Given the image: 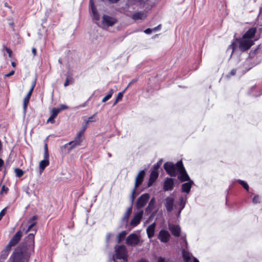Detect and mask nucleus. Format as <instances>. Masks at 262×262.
<instances>
[{
    "label": "nucleus",
    "instance_id": "1",
    "mask_svg": "<svg viewBox=\"0 0 262 262\" xmlns=\"http://www.w3.org/2000/svg\"><path fill=\"white\" fill-rule=\"evenodd\" d=\"M256 32V28H250L243 35L241 38L234 39L228 49H232V53L237 49L242 52L248 50L254 44V41L257 39L255 38Z\"/></svg>",
    "mask_w": 262,
    "mask_h": 262
},
{
    "label": "nucleus",
    "instance_id": "2",
    "mask_svg": "<svg viewBox=\"0 0 262 262\" xmlns=\"http://www.w3.org/2000/svg\"><path fill=\"white\" fill-rule=\"evenodd\" d=\"M37 219V215H35L27 221V226L25 227L24 223H23L20 227V229L25 234L30 232L24 239L25 244V247L27 248V250L31 251H34V236L37 231L36 226L37 222L36 220Z\"/></svg>",
    "mask_w": 262,
    "mask_h": 262
},
{
    "label": "nucleus",
    "instance_id": "3",
    "mask_svg": "<svg viewBox=\"0 0 262 262\" xmlns=\"http://www.w3.org/2000/svg\"><path fill=\"white\" fill-rule=\"evenodd\" d=\"M27 248H17L13 252L8 262H28L31 252Z\"/></svg>",
    "mask_w": 262,
    "mask_h": 262
},
{
    "label": "nucleus",
    "instance_id": "4",
    "mask_svg": "<svg viewBox=\"0 0 262 262\" xmlns=\"http://www.w3.org/2000/svg\"><path fill=\"white\" fill-rule=\"evenodd\" d=\"M183 166V164L182 161H178L175 164L172 162H167L163 165L166 172L171 177H176Z\"/></svg>",
    "mask_w": 262,
    "mask_h": 262
},
{
    "label": "nucleus",
    "instance_id": "5",
    "mask_svg": "<svg viewBox=\"0 0 262 262\" xmlns=\"http://www.w3.org/2000/svg\"><path fill=\"white\" fill-rule=\"evenodd\" d=\"M115 249L116 258L122 259L124 261H127L128 255L125 246L124 245H116Z\"/></svg>",
    "mask_w": 262,
    "mask_h": 262
},
{
    "label": "nucleus",
    "instance_id": "6",
    "mask_svg": "<svg viewBox=\"0 0 262 262\" xmlns=\"http://www.w3.org/2000/svg\"><path fill=\"white\" fill-rule=\"evenodd\" d=\"M149 199V194L144 193L142 194L137 200L136 203L137 208L140 209L143 208L146 204Z\"/></svg>",
    "mask_w": 262,
    "mask_h": 262
},
{
    "label": "nucleus",
    "instance_id": "7",
    "mask_svg": "<svg viewBox=\"0 0 262 262\" xmlns=\"http://www.w3.org/2000/svg\"><path fill=\"white\" fill-rule=\"evenodd\" d=\"M139 238L138 236L135 233L130 234L126 239L127 245L131 246H135L138 244Z\"/></svg>",
    "mask_w": 262,
    "mask_h": 262
},
{
    "label": "nucleus",
    "instance_id": "8",
    "mask_svg": "<svg viewBox=\"0 0 262 262\" xmlns=\"http://www.w3.org/2000/svg\"><path fill=\"white\" fill-rule=\"evenodd\" d=\"M170 237V233L168 232V231L164 229L161 230L159 232L158 236V239H160L161 242L164 243H167L169 241Z\"/></svg>",
    "mask_w": 262,
    "mask_h": 262
},
{
    "label": "nucleus",
    "instance_id": "9",
    "mask_svg": "<svg viewBox=\"0 0 262 262\" xmlns=\"http://www.w3.org/2000/svg\"><path fill=\"white\" fill-rule=\"evenodd\" d=\"M143 215V211L141 210L134 215L133 219L130 222V226L136 227L140 224Z\"/></svg>",
    "mask_w": 262,
    "mask_h": 262
},
{
    "label": "nucleus",
    "instance_id": "10",
    "mask_svg": "<svg viewBox=\"0 0 262 262\" xmlns=\"http://www.w3.org/2000/svg\"><path fill=\"white\" fill-rule=\"evenodd\" d=\"M22 235L23 231L20 229V230L18 231L11 239L8 245L11 247L15 246L20 240Z\"/></svg>",
    "mask_w": 262,
    "mask_h": 262
},
{
    "label": "nucleus",
    "instance_id": "11",
    "mask_svg": "<svg viewBox=\"0 0 262 262\" xmlns=\"http://www.w3.org/2000/svg\"><path fill=\"white\" fill-rule=\"evenodd\" d=\"M117 23V19L115 18L110 17L106 15H104L103 16L102 23L103 25L107 27L112 26Z\"/></svg>",
    "mask_w": 262,
    "mask_h": 262
},
{
    "label": "nucleus",
    "instance_id": "12",
    "mask_svg": "<svg viewBox=\"0 0 262 262\" xmlns=\"http://www.w3.org/2000/svg\"><path fill=\"white\" fill-rule=\"evenodd\" d=\"M147 12L145 11H143L137 12L134 13L132 15L131 18L133 19H134V20H137L138 19L144 20L147 17Z\"/></svg>",
    "mask_w": 262,
    "mask_h": 262
},
{
    "label": "nucleus",
    "instance_id": "13",
    "mask_svg": "<svg viewBox=\"0 0 262 262\" xmlns=\"http://www.w3.org/2000/svg\"><path fill=\"white\" fill-rule=\"evenodd\" d=\"M174 186V179L172 178H167L164 183L163 189L165 191L172 190Z\"/></svg>",
    "mask_w": 262,
    "mask_h": 262
},
{
    "label": "nucleus",
    "instance_id": "14",
    "mask_svg": "<svg viewBox=\"0 0 262 262\" xmlns=\"http://www.w3.org/2000/svg\"><path fill=\"white\" fill-rule=\"evenodd\" d=\"M168 228L173 236L179 237L180 235L181 228L179 225L169 224Z\"/></svg>",
    "mask_w": 262,
    "mask_h": 262
},
{
    "label": "nucleus",
    "instance_id": "15",
    "mask_svg": "<svg viewBox=\"0 0 262 262\" xmlns=\"http://www.w3.org/2000/svg\"><path fill=\"white\" fill-rule=\"evenodd\" d=\"M179 175L178 176V179L181 181V182H184V181H189L190 178L188 176V174L186 172V171L184 167V166L182 167V169L180 170L179 172Z\"/></svg>",
    "mask_w": 262,
    "mask_h": 262
},
{
    "label": "nucleus",
    "instance_id": "16",
    "mask_svg": "<svg viewBox=\"0 0 262 262\" xmlns=\"http://www.w3.org/2000/svg\"><path fill=\"white\" fill-rule=\"evenodd\" d=\"M174 199L171 197H167L165 200V206L167 212H170L173 209Z\"/></svg>",
    "mask_w": 262,
    "mask_h": 262
},
{
    "label": "nucleus",
    "instance_id": "17",
    "mask_svg": "<svg viewBox=\"0 0 262 262\" xmlns=\"http://www.w3.org/2000/svg\"><path fill=\"white\" fill-rule=\"evenodd\" d=\"M144 175V170H141L139 172V173H138L136 178V181L135 184V189H137L139 185L142 183Z\"/></svg>",
    "mask_w": 262,
    "mask_h": 262
},
{
    "label": "nucleus",
    "instance_id": "18",
    "mask_svg": "<svg viewBox=\"0 0 262 262\" xmlns=\"http://www.w3.org/2000/svg\"><path fill=\"white\" fill-rule=\"evenodd\" d=\"M82 137L79 136L77 134L76 136L73 141H72L69 143V144L71 145L72 148H74L77 146H79L81 144L82 142Z\"/></svg>",
    "mask_w": 262,
    "mask_h": 262
},
{
    "label": "nucleus",
    "instance_id": "19",
    "mask_svg": "<svg viewBox=\"0 0 262 262\" xmlns=\"http://www.w3.org/2000/svg\"><path fill=\"white\" fill-rule=\"evenodd\" d=\"M156 226V223L154 222L150 225L146 229L147 234L149 238H152L154 236Z\"/></svg>",
    "mask_w": 262,
    "mask_h": 262
},
{
    "label": "nucleus",
    "instance_id": "20",
    "mask_svg": "<svg viewBox=\"0 0 262 262\" xmlns=\"http://www.w3.org/2000/svg\"><path fill=\"white\" fill-rule=\"evenodd\" d=\"M156 207V200L154 198H152L150 201L148 206L145 209L147 213H151Z\"/></svg>",
    "mask_w": 262,
    "mask_h": 262
},
{
    "label": "nucleus",
    "instance_id": "21",
    "mask_svg": "<svg viewBox=\"0 0 262 262\" xmlns=\"http://www.w3.org/2000/svg\"><path fill=\"white\" fill-rule=\"evenodd\" d=\"M59 114V111L56 108H53L52 110L51 115L47 120L48 123H51L52 124L54 123V119L57 117Z\"/></svg>",
    "mask_w": 262,
    "mask_h": 262
},
{
    "label": "nucleus",
    "instance_id": "22",
    "mask_svg": "<svg viewBox=\"0 0 262 262\" xmlns=\"http://www.w3.org/2000/svg\"><path fill=\"white\" fill-rule=\"evenodd\" d=\"M188 182L185 183L182 185V191L186 193H188L191 189L192 184L193 183L191 180L188 181Z\"/></svg>",
    "mask_w": 262,
    "mask_h": 262
},
{
    "label": "nucleus",
    "instance_id": "23",
    "mask_svg": "<svg viewBox=\"0 0 262 262\" xmlns=\"http://www.w3.org/2000/svg\"><path fill=\"white\" fill-rule=\"evenodd\" d=\"M90 6L91 10L92 11L93 15L96 20H99L100 18L99 14H98L97 9L94 5V4L92 0H90Z\"/></svg>",
    "mask_w": 262,
    "mask_h": 262
},
{
    "label": "nucleus",
    "instance_id": "24",
    "mask_svg": "<svg viewBox=\"0 0 262 262\" xmlns=\"http://www.w3.org/2000/svg\"><path fill=\"white\" fill-rule=\"evenodd\" d=\"M49 165V160L46 159V160H41L39 162V170H40V172H42L44 170V169H45V168L47 166H48Z\"/></svg>",
    "mask_w": 262,
    "mask_h": 262
},
{
    "label": "nucleus",
    "instance_id": "25",
    "mask_svg": "<svg viewBox=\"0 0 262 262\" xmlns=\"http://www.w3.org/2000/svg\"><path fill=\"white\" fill-rule=\"evenodd\" d=\"M12 247L9 245H7L6 248L1 252V257L6 258L11 251Z\"/></svg>",
    "mask_w": 262,
    "mask_h": 262
},
{
    "label": "nucleus",
    "instance_id": "26",
    "mask_svg": "<svg viewBox=\"0 0 262 262\" xmlns=\"http://www.w3.org/2000/svg\"><path fill=\"white\" fill-rule=\"evenodd\" d=\"M132 207L130 206L129 208H127L126 211L124 213L123 217H122V221L124 222H127L128 218L132 213Z\"/></svg>",
    "mask_w": 262,
    "mask_h": 262
},
{
    "label": "nucleus",
    "instance_id": "27",
    "mask_svg": "<svg viewBox=\"0 0 262 262\" xmlns=\"http://www.w3.org/2000/svg\"><path fill=\"white\" fill-rule=\"evenodd\" d=\"M182 255L185 262H189L190 260L191 255L189 252L183 250Z\"/></svg>",
    "mask_w": 262,
    "mask_h": 262
},
{
    "label": "nucleus",
    "instance_id": "28",
    "mask_svg": "<svg viewBox=\"0 0 262 262\" xmlns=\"http://www.w3.org/2000/svg\"><path fill=\"white\" fill-rule=\"evenodd\" d=\"M159 176L158 172L154 170L151 171L150 174L149 179L151 181L155 182L156 180L158 178Z\"/></svg>",
    "mask_w": 262,
    "mask_h": 262
},
{
    "label": "nucleus",
    "instance_id": "29",
    "mask_svg": "<svg viewBox=\"0 0 262 262\" xmlns=\"http://www.w3.org/2000/svg\"><path fill=\"white\" fill-rule=\"evenodd\" d=\"M127 234V232L125 231H123L119 233L117 236L118 243H120L123 240Z\"/></svg>",
    "mask_w": 262,
    "mask_h": 262
},
{
    "label": "nucleus",
    "instance_id": "30",
    "mask_svg": "<svg viewBox=\"0 0 262 262\" xmlns=\"http://www.w3.org/2000/svg\"><path fill=\"white\" fill-rule=\"evenodd\" d=\"M36 79H35L33 81V82L32 83L31 87L29 92L28 93L27 95H26V97H28V98H30V97L32 95V94L33 93V91L34 90V89L36 85Z\"/></svg>",
    "mask_w": 262,
    "mask_h": 262
},
{
    "label": "nucleus",
    "instance_id": "31",
    "mask_svg": "<svg viewBox=\"0 0 262 262\" xmlns=\"http://www.w3.org/2000/svg\"><path fill=\"white\" fill-rule=\"evenodd\" d=\"M113 93L114 90L113 89H111L109 91L108 94L102 99V102H105L107 101L108 100H109L111 98Z\"/></svg>",
    "mask_w": 262,
    "mask_h": 262
},
{
    "label": "nucleus",
    "instance_id": "32",
    "mask_svg": "<svg viewBox=\"0 0 262 262\" xmlns=\"http://www.w3.org/2000/svg\"><path fill=\"white\" fill-rule=\"evenodd\" d=\"M74 79L72 77L68 76L66 78V80L64 83V86L65 87H67L70 84H72L74 83Z\"/></svg>",
    "mask_w": 262,
    "mask_h": 262
},
{
    "label": "nucleus",
    "instance_id": "33",
    "mask_svg": "<svg viewBox=\"0 0 262 262\" xmlns=\"http://www.w3.org/2000/svg\"><path fill=\"white\" fill-rule=\"evenodd\" d=\"M30 99L29 98H28V97H25L24 99V101H23V108H24V111L25 112H26V109H27V106L29 104V100H30Z\"/></svg>",
    "mask_w": 262,
    "mask_h": 262
},
{
    "label": "nucleus",
    "instance_id": "34",
    "mask_svg": "<svg viewBox=\"0 0 262 262\" xmlns=\"http://www.w3.org/2000/svg\"><path fill=\"white\" fill-rule=\"evenodd\" d=\"M180 208L179 211L178 212V216L180 215L181 211L183 210V209L185 207V202L184 201V199L182 197H181L180 199Z\"/></svg>",
    "mask_w": 262,
    "mask_h": 262
},
{
    "label": "nucleus",
    "instance_id": "35",
    "mask_svg": "<svg viewBox=\"0 0 262 262\" xmlns=\"http://www.w3.org/2000/svg\"><path fill=\"white\" fill-rule=\"evenodd\" d=\"M15 172L16 176L18 178H20L21 176H23L24 173L23 170L18 168L15 169Z\"/></svg>",
    "mask_w": 262,
    "mask_h": 262
},
{
    "label": "nucleus",
    "instance_id": "36",
    "mask_svg": "<svg viewBox=\"0 0 262 262\" xmlns=\"http://www.w3.org/2000/svg\"><path fill=\"white\" fill-rule=\"evenodd\" d=\"M238 183L241 184L243 187L246 190H249V186L248 185V184L245 182V181H242V180H238Z\"/></svg>",
    "mask_w": 262,
    "mask_h": 262
},
{
    "label": "nucleus",
    "instance_id": "37",
    "mask_svg": "<svg viewBox=\"0 0 262 262\" xmlns=\"http://www.w3.org/2000/svg\"><path fill=\"white\" fill-rule=\"evenodd\" d=\"M126 90V89H125L123 92H119L118 94L117 97V98H116V102H115V104H116L118 101H119V100L122 99V98L123 97V93H124V92H125V91Z\"/></svg>",
    "mask_w": 262,
    "mask_h": 262
},
{
    "label": "nucleus",
    "instance_id": "38",
    "mask_svg": "<svg viewBox=\"0 0 262 262\" xmlns=\"http://www.w3.org/2000/svg\"><path fill=\"white\" fill-rule=\"evenodd\" d=\"M162 161H163L162 159H161L157 163V164H156L154 165V170H156L157 169H158L159 168V167L161 166V165L162 164Z\"/></svg>",
    "mask_w": 262,
    "mask_h": 262
},
{
    "label": "nucleus",
    "instance_id": "39",
    "mask_svg": "<svg viewBox=\"0 0 262 262\" xmlns=\"http://www.w3.org/2000/svg\"><path fill=\"white\" fill-rule=\"evenodd\" d=\"M4 48L6 51V52L8 53L9 56L10 57H11L12 54V51H11V50L9 48H8L6 46H4Z\"/></svg>",
    "mask_w": 262,
    "mask_h": 262
},
{
    "label": "nucleus",
    "instance_id": "40",
    "mask_svg": "<svg viewBox=\"0 0 262 262\" xmlns=\"http://www.w3.org/2000/svg\"><path fill=\"white\" fill-rule=\"evenodd\" d=\"M68 108V106H67L64 104H62L60 105L59 108H56L57 110L59 111V113L61 111L66 110Z\"/></svg>",
    "mask_w": 262,
    "mask_h": 262
},
{
    "label": "nucleus",
    "instance_id": "41",
    "mask_svg": "<svg viewBox=\"0 0 262 262\" xmlns=\"http://www.w3.org/2000/svg\"><path fill=\"white\" fill-rule=\"evenodd\" d=\"M95 115V114H94V115L88 118V119L85 122L86 123V124H89L90 122H92L95 121V120H94Z\"/></svg>",
    "mask_w": 262,
    "mask_h": 262
},
{
    "label": "nucleus",
    "instance_id": "42",
    "mask_svg": "<svg viewBox=\"0 0 262 262\" xmlns=\"http://www.w3.org/2000/svg\"><path fill=\"white\" fill-rule=\"evenodd\" d=\"M7 208L3 209L0 212V221L2 219L3 217L5 215L6 212Z\"/></svg>",
    "mask_w": 262,
    "mask_h": 262
},
{
    "label": "nucleus",
    "instance_id": "43",
    "mask_svg": "<svg viewBox=\"0 0 262 262\" xmlns=\"http://www.w3.org/2000/svg\"><path fill=\"white\" fill-rule=\"evenodd\" d=\"M136 190V189H135V187L134 188V190L132 191V195L130 197L131 201L133 203L135 199L136 196L135 195V191Z\"/></svg>",
    "mask_w": 262,
    "mask_h": 262
},
{
    "label": "nucleus",
    "instance_id": "44",
    "mask_svg": "<svg viewBox=\"0 0 262 262\" xmlns=\"http://www.w3.org/2000/svg\"><path fill=\"white\" fill-rule=\"evenodd\" d=\"M253 202L255 204L259 203V198L258 195H255L254 196L253 199Z\"/></svg>",
    "mask_w": 262,
    "mask_h": 262
},
{
    "label": "nucleus",
    "instance_id": "45",
    "mask_svg": "<svg viewBox=\"0 0 262 262\" xmlns=\"http://www.w3.org/2000/svg\"><path fill=\"white\" fill-rule=\"evenodd\" d=\"M47 140L48 139L47 138L45 140V145H44V151H48V144H47Z\"/></svg>",
    "mask_w": 262,
    "mask_h": 262
},
{
    "label": "nucleus",
    "instance_id": "46",
    "mask_svg": "<svg viewBox=\"0 0 262 262\" xmlns=\"http://www.w3.org/2000/svg\"><path fill=\"white\" fill-rule=\"evenodd\" d=\"M44 159L43 160H46V159H47V160H49V151H44Z\"/></svg>",
    "mask_w": 262,
    "mask_h": 262
},
{
    "label": "nucleus",
    "instance_id": "47",
    "mask_svg": "<svg viewBox=\"0 0 262 262\" xmlns=\"http://www.w3.org/2000/svg\"><path fill=\"white\" fill-rule=\"evenodd\" d=\"M153 31L152 29L148 28L144 30V32L146 34H150Z\"/></svg>",
    "mask_w": 262,
    "mask_h": 262
},
{
    "label": "nucleus",
    "instance_id": "48",
    "mask_svg": "<svg viewBox=\"0 0 262 262\" xmlns=\"http://www.w3.org/2000/svg\"><path fill=\"white\" fill-rule=\"evenodd\" d=\"M14 72H15L14 71L12 70L10 72H9V73L6 74L5 76L6 77H8L14 75Z\"/></svg>",
    "mask_w": 262,
    "mask_h": 262
},
{
    "label": "nucleus",
    "instance_id": "49",
    "mask_svg": "<svg viewBox=\"0 0 262 262\" xmlns=\"http://www.w3.org/2000/svg\"><path fill=\"white\" fill-rule=\"evenodd\" d=\"M84 132L85 131L81 128V130L77 133V135L82 137L84 135Z\"/></svg>",
    "mask_w": 262,
    "mask_h": 262
},
{
    "label": "nucleus",
    "instance_id": "50",
    "mask_svg": "<svg viewBox=\"0 0 262 262\" xmlns=\"http://www.w3.org/2000/svg\"><path fill=\"white\" fill-rule=\"evenodd\" d=\"M161 28V25H159L157 27H155L154 28H153L152 30H153V31H156L160 30Z\"/></svg>",
    "mask_w": 262,
    "mask_h": 262
},
{
    "label": "nucleus",
    "instance_id": "51",
    "mask_svg": "<svg viewBox=\"0 0 262 262\" xmlns=\"http://www.w3.org/2000/svg\"><path fill=\"white\" fill-rule=\"evenodd\" d=\"M32 53L33 54L34 56L36 55L37 51H36V48H33L32 49Z\"/></svg>",
    "mask_w": 262,
    "mask_h": 262
},
{
    "label": "nucleus",
    "instance_id": "52",
    "mask_svg": "<svg viewBox=\"0 0 262 262\" xmlns=\"http://www.w3.org/2000/svg\"><path fill=\"white\" fill-rule=\"evenodd\" d=\"M236 70L235 69H233L232 70H231V71L230 72V75L231 76H234L235 73H236Z\"/></svg>",
    "mask_w": 262,
    "mask_h": 262
},
{
    "label": "nucleus",
    "instance_id": "53",
    "mask_svg": "<svg viewBox=\"0 0 262 262\" xmlns=\"http://www.w3.org/2000/svg\"><path fill=\"white\" fill-rule=\"evenodd\" d=\"M112 234L111 233H108L106 235V242L108 243L109 242V240L110 239V237L111 236Z\"/></svg>",
    "mask_w": 262,
    "mask_h": 262
},
{
    "label": "nucleus",
    "instance_id": "54",
    "mask_svg": "<svg viewBox=\"0 0 262 262\" xmlns=\"http://www.w3.org/2000/svg\"><path fill=\"white\" fill-rule=\"evenodd\" d=\"M88 124H86V123L85 122V124L82 126V129H83L84 131H85L86 129L88 127Z\"/></svg>",
    "mask_w": 262,
    "mask_h": 262
},
{
    "label": "nucleus",
    "instance_id": "55",
    "mask_svg": "<svg viewBox=\"0 0 262 262\" xmlns=\"http://www.w3.org/2000/svg\"><path fill=\"white\" fill-rule=\"evenodd\" d=\"M158 262H165L164 258L159 257L158 259Z\"/></svg>",
    "mask_w": 262,
    "mask_h": 262
},
{
    "label": "nucleus",
    "instance_id": "56",
    "mask_svg": "<svg viewBox=\"0 0 262 262\" xmlns=\"http://www.w3.org/2000/svg\"><path fill=\"white\" fill-rule=\"evenodd\" d=\"M4 161L0 158V168L2 167L4 165Z\"/></svg>",
    "mask_w": 262,
    "mask_h": 262
},
{
    "label": "nucleus",
    "instance_id": "57",
    "mask_svg": "<svg viewBox=\"0 0 262 262\" xmlns=\"http://www.w3.org/2000/svg\"><path fill=\"white\" fill-rule=\"evenodd\" d=\"M110 2L112 3H117L119 0H107Z\"/></svg>",
    "mask_w": 262,
    "mask_h": 262
},
{
    "label": "nucleus",
    "instance_id": "58",
    "mask_svg": "<svg viewBox=\"0 0 262 262\" xmlns=\"http://www.w3.org/2000/svg\"><path fill=\"white\" fill-rule=\"evenodd\" d=\"M154 182L151 181L150 180V179H149V181H148V187L150 186L152 184V183H153Z\"/></svg>",
    "mask_w": 262,
    "mask_h": 262
},
{
    "label": "nucleus",
    "instance_id": "59",
    "mask_svg": "<svg viewBox=\"0 0 262 262\" xmlns=\"http://www.w3.org/2000/svg\"><path fill=\"white\" fill-rule=\"evenodd\" d=\"M136 81V80H132L129 83L127 86L126 88V89H127L129 86V85L132 84L133 82H135Z\"/></svg>",
    "mask_w": 262,
    "mask_h": 262
},
{
    "label": "nucleus",
    "instance_id": "60",
    "mask_svg": "<svg viewBox=\"0 0 262 262\" xmlns=\"http://www.w3.org/2000/svg\"><path fill=\"white\" fill-rule=\"evenodd\" d=\"M8 189V188H6L5 186H3L2 188V191H6Z\"/></svg>",
    "mask_w": 262,
    "mask_h": 262
},
{
    "label": "nucleus",
    "instance_id": "61",
    "mask_svg": "<svg viewBox=\"0 0 262 262\" xmlns=\"http://www.w3.org/2000/svg\"><path fill=\"white\" fill-rule=\"evenodd\" d=\"M9 25L13 28L14 29V23L13 22H11V23H9Z\"/></svg>",
    "mask_w": 262,
    "mask_h": 262
},
{
    "label": "nucleus",
    "instance_id": "62",
    "mask_svg": "<svg viewBox=\"0 0 262 262\" xmlns=\"http://www.w3.org/2000/svg\"><path fill=\"white\" fill-rule=\"evenodd\" d=\"M138 262H148V261L144 259H141Z\"/></svg>",
    "mask_w": 262,
    "mask_h": 262
},
{
    "label": "nucleus",
    "instance_id": "63",
    "mask_svg": "<svg viewBox=\"0 0 262 262\" xmlns=\"http://www.w3.org/2000/svg\"><path fill=\"white\" fill-rule=\"evenodd\" d=\"M193 262H199V261L195 257H193Z\"/></svg>",
    "mask_w": 262,
    "mask_h": 262
},
{
    "label": "nucleus",
    "instance_id": "64",
    "mask_svg": "<svg viewBox=\"0 0 262 262\" xmlns=\"http://www.w3.org/2000/svg\"><path fill=\"white\" fill-rule=\"evenodd\" d=\"M11 64H12V67H13L14 68H15L16 67V63L14 62H12Z\"/></svg>",
    "mask_w": 262,
    "mask_h": 262
}]
</instances>
